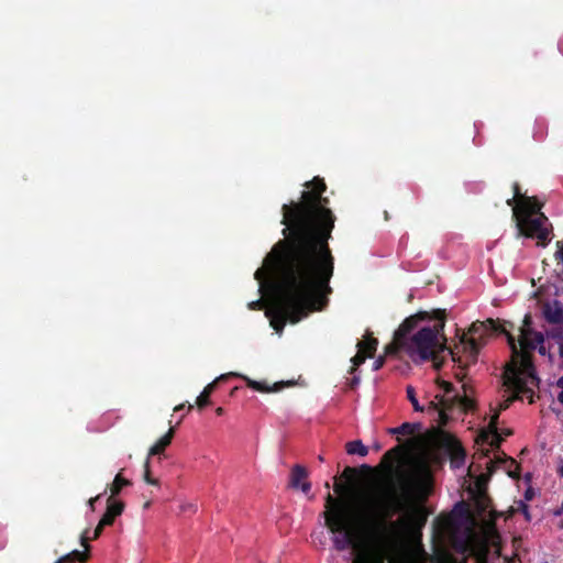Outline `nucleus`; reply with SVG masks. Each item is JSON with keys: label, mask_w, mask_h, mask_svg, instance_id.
<instances>
[{"label": "nucleus", "mask_w": 563, "mask_h": 563, "mask_svg": "<svg viewBox=\"0 0 563 563\" xmlns=\"http://www.w3.org/2000/svg\"><path fill=\"white\" fill-rule=\"evenodd\" d=\"M543 203L537 198H523L520 208H514L518 235L537 239L538 244L545 246L550 241L548 218L541 212Z\"/></svg>", "instance_id": "nucleus-6"}, {"label": "nucleus", "mask_w": 563, "mask_h": 563, "mask_svg": "<svg viewBox=\"0 0 563 563\" xmlns=\"http://www.w3.org/2000/svg\"><path fill=\"white\" fill-rule=\"evenodd\" d=\"M542 313L549 323H563V305L556 299L544 302Z\"/></svg>", "instance_id": "nucleus-11"}, {"label": "nucleus", "mask_w": 563, "mask_h": 563, "mask_svg": "<svg viewBox=\"0 0 563 563\" xmlns=\"http://www.w3.org/2000/svg\"><path fill=\"white\" fill-rule=\"evenodd\" d=\"M80 544L85 548L84 551H87L90 554V545L88 543V537L84 533L80 538Z\"/></svg>", "instance_id": "nucleus-41"}, {"label": "nucleus", "mask_w": 563, "mask_h": 563, "mask_svg": "<svg viewBox=\"0 0 563 563\" xmlns=\"http://www.w3.org/2000/svg\"><path fill=\"white\" fill-rule=\"evenodd\" d=\"M241 377L245 380L247 387H250L256 391H260V393L278 391V390H280V388L283 386L290 385V383L280 382V383H275L273 386H268L265 382L253 380L246 376H241Z\"/></svg>", "instance_id": "nucleus-15"}, {"label": "nucleus", "mask_w": 563, "mask_h": 563, "mask_svg": "<svg viewBox=\"0 0 563 563\" xmlns=\"http://www.w3.org/2000/svg\"><path fill=\"white\" fill-rule=\"evenodd\" d=\"M424 483L409 475H402L398 486L390 485L383 495V518L372 521L366 530L356 528L357 516L350 501L335 498L330 493L324 500V523L333 534L336 551L352 548L357 552L353 563H405L396 554L399 540L395 530L419 520L426 522V514L418 499H424Z\"/></svg>", "instance_id": "nucleus-2"}, {"label": "nucleus", "mask_w": 563, "mask_h": 563, "mask_svg": "<svg viewBox=\"0 0 563 563\" xmlns=\"http://www.w3.org/2000/svg\"><path fill=\"white\" fill-rule=\"evenodd\" d=\"M499 415L500 412L499 411H496L492 418H490V421L488 423V427L486 429H483L477 438H476V443H486L488 442V439L490 438L492 433H494L495 431H498V418H499Z\"/></svg>", "instance_id": "nucleus-17"}, {"label": "nucleus", "mask_w": 563, "mask_h": 563, "mask_svg": "<svg viewBox=\"0 0 563 563\" xmlns=\"http://www.w3.org/2000/svg\"><path fill=\"white\" fill-rule=\"evenodd\" d=\"M432 318L437 320L433 327H423L400 343L402 344L404 352L413 362L431 360L437 364L439 353L446 350L445 344L439 340V335L445 325V310H432Z\"/></svg>", "instance_id": "nucleus-3"}, {"label": "nucleus", "mask_w": 563, "mask_h": 563, "mask_svg": "<svg viewBox=\"0 0 563 563\" xmlns=\"http://www.w3.org/2000/svg\"><path fill=\"white\" fill-rule=\"evenodd\" d=\"M187 510H192L195 511V506L189 504V505H186V506H183V511H187Z\"/></svg>", "instance_id": "nucleus-50"}, {"label": "nucleus", "mask_w": 563, "mask_h": 563, "mask_svg": "<svg viewBox=\"0 0 563 563\" xmlns=\"http://www.w3.org/2000/svg\"><path fill=\"white\" fill-rule=\"evenodd\" d=\"M430 319H433L432 312L430 313L428 311H419L415 314L407 317L395 331V333H397V341L401 343L406 339L410 338V333L417 328L420 321Z\"/></svg>", "instance_id": "nucleus-8"}, {"label": "nucleus", "mask_w": 563, "mask_h": 563, "mask_svg": "<svg viewBox=\"0 0 563 563\" xmlns=\"http://www.w3.org/2000/svg\"><path fill=\"white\" fill-rule=\"evenodd\" d=\"M536 350H538L540 355L548 356L549 361L552 362L553 355L549 352V350L544 346L543 343H538Z\"/></svg>", "instance_id": "nucleus-35"}, {"label": "nucleus", "mask_w": 563, "mask_h": 563, "mask_svg": "<svg viewBox=\"0 0 563 563\" xmlns=\"http://www.w3.org/2000/svg\"><path fill=\"white\" fill-rule=\"evenodd\" d=\"M309 473L307 468L300 464L291 467L289 474L288 486L292 489H300L303 494H308L311 489V483L308 481Z\"/></svg>", "instance_id": "nucleus-9"}, {"label": "nucleus", "mask_w": 563, "mask_h": 563, "mask_svg": "<svg viewBox=\"0 0 563 563\" xmlns=\"http://www.w3.org/2000/svg\"><path fill=\"white\" fill-rule=\"evenodd\" d=\"M401 452H402L401 446L397 445L385 453L384 460L397 459L401 454Z\"/></svg>", "instance_id": "nucleus-32"}, {"label": "nucleus", "mask_w": 563, "mask_h": 563, "mask_svg": "<svg viewBox=\"0 0 563 563\" xmlns=\"http://www.w3.org/2000/svg\"><path fill=\"white\" fill-rule=\"evenodd\" d=\"M451 409H446L442 406V409L440 410L439 412V423L441 426H445L449 421V416L446 413V411H450Z\"/></svg>", "instance_id": "nucleus-36"}, {"label": "nucleus", "mask_w": 563, "mask_h": 563, "mask_svg": "<svg viewBox=\"0 0 563 563\" xmlns=\"http://www.w3.org/2000/svg\"><path fill=\"white\" fill-rule=\"evenodd\" d=\"M420 429V423L404 422L401 426L388 429L390 434L411 435Z\"/></svg>", "instance_id": "nucleus-21"}, {"label": "nucleus", "mask_w": 563, "mask_h": 563, "mask_svg": "<svg viewBox=\"0 0 563 563\" xmlns=\"http://www.w3.org/2000/svg\"><path fill=\"white\" fill-rule=\"evenodd\" d=\"M101 495H97L96 497H92L88 500V506L93 511L95 510V503L100 499Z\"/></svg>", "instance_id": "nucleus-44"}, {"label": "nucleus", "mask_w": 563, "mask_h": 563, "mask_svg": "<svg viewBox=\"0 0 563 563\" xmlns=\"http://www.w3.org/2000/svg\"><path fill=\"white\" fill-rule=\"evenodd\" d=\"M143 478L150 485H158V479L153 478L151 476L150 460H148V457L146 459V461L144 463V476H143Z\"/></svg>", "instance_id": "nucleus-29"}, {"label": "nucleus", "mask_w": 563, "mask_h": 563, "mask_svg": "<svg viewBox=\"0 0 563 563\" xmlns=\"http://www.w3.org/2000/svg\"><path fill=\"white\" fill-rule=\"evenodd\" d=\"M497 462H498V463H504V464H507V465H508V466H507V473H508V475H509L510 477H512V478H517V477L519 476V474H518L517 472H515V471H512V470H511V467H512V466H514L516 470L518 468V464H517V462H516L514 459L505 456V457H503V459H498V460H497Z\"/></svg>", "instance_id": "nucleus-26"}, {"label": "nucleus", "mask_w": 563, "mask_h": 563, "mask_svg": "<svg viewBox=\"0 0 563 563\" xmlns=\"http://www.w3.org/2000/svg\"><path fill=\"white\" fill-rule=\"evenodd\" d=\"M223 412H224V409H223L222 407H218V408L216 409V413H217L218 416H222V415H223Z\"/></svg>", "instance_id": "nucleus-52"}, {"label": "nucleus", "mask_w": 563, "mask_h": 563, "mask_svg": "<svg viewBox=\"0 0 563 563\" xmlns=\"http://www.w3.org/2000/svg\"><path fill=\"white\" fill-rule=\"evenodd\" d=\"M406 393H407V398L411 402L415 411L422 412L424 410V408L422 406H420V404L416 397L415 388L412 386H407Z\"/></svg>", "instance_id": "nucleus-24"}, {"label": "nucleus", "mask_w": 563, "mask_h": 563, "mask_svg": "<svg viewBox=\"0 0 563 563\" xmlns=\"http://www.w3.org/2000/svg\"><path fill=\"white\" fill-rule=\"evenodd\" d=\"M532 497H533V492H532V489H530V488H529V489H527V490H526V493H525V498H526L527 500H531V499H532Z\"/></svg>", "instance_id": "nucleus-48"}, {"label": "nucleus", "mask_w": 563, "mask_h": 563, "mask_svg": "<svg viewBox=\"0 0 563 563\" xmlns=\"http://www.w3.org/2000/svg\"><path fill=\"white\" fill-rule=\"evenodd\" d=\"M333 489L336 494L341 495L345 492L346 485L341 483L336 477L334 478Z\"/></svg>", "instance_id": "nucleus-37"}, {"label": "nucleus", "mask_w": 563, "mask_h": 563, "mask_svg": "<svg viewBox=\"0 0 563 563\" xmlns=\"http://www.w3.org/2000/svg\"><path fill=\"white\" fill-rule=\"evenodd\" d=\"M521 510L527 520H530L529 508L526 504H521Z\"/></svg>", "instance_id": "nucleus-45"}, {"label": "nucleus", "mask_w": 563, "mask_h": 563, "mask_svg": "<svg viewBox=\"0 0 563 563\" xmlns=\"http://www.w3.org/2000/svg\"><path fill=\"white\" fill-rule=\"evenodd\" d=\"M558 400L563 405V389L559 393Z\"/></svg>", "instance_id": "nucleus-54"}, {"label": "nucleus", "mask_w": 563, "mask_h": 563, "mask_svg": "<svg viewBox=\"0 0 563 563\" xmlns=\"http://www.w3.org/2000/svg\"><path fill=\"white\" fill-rule=\"evenodd\" d=\"M465 390V385L462 386ZM442 406L446 409H453L454 407H460L463 411H468L474 408V400L470 398L466 393L464 395L454 394L451 397H441L440 399Z\"/></svg>", "instance_id": "nucleus-10"}, {"label": "nucleus", "mask_w": 563, "mask_h": 563, "mask_svg": "<svg viewBox=\"0 0 563 563\" xmlns=\"http://www.w3.org/2000/svg\"><path fill=\"white\" fill-rule=\"evenodd\" d=\"M553 515L559 517V516H562L563 515V500H562V504L561 506L558 508V509H554L553 510Z\"/></svg>", "instance_id": "nucleus-47"}, {"label": "nucleus", "mask_w": 563, "mask_h": 563, "mask_svg": "<svg viewBox=\"0 0 563 563\" xmlns=\"http://www.w3.org/2000/svg\"><path fill=\"white\" fill-rule=\"evenodd\" d=\"M55 563H57V561Z\"/></svg>", "instance_id": "nucleus-61"}, {"label": "nucleus", "mask_w": 563, "mask_h": 563, "mask_svg": "<svg viewBox=\"0 0 563 563\" xmlns=\"http://www.w3.org/2000/svg\"><path fill=\"white\" fill-rule=\"evenodd\" d=\"M367 358V355L358 349L357 353L351 358L352 366L350 372L354 373L358 366H361Z\"/></svg>", "instance_id": "nucleus-27"}, {"label": "nucleus", "mask_w": 563, "mask_h": 563, "mask_svg": "<svg viewBox=\"0 0 563 563\" xmlns=\"http://www.w3.org/2000/svg\"><path fill=\"white\" fill-rule=\"evenodd\" d=\"M360 384V377L354 376L350 382V387L355 388Z\"/></svg>", "instance_id": "nucleus-46"}, {"label": "nucleus", "mask_w": 563, "mask_h": 563, "mask_svg": "<svg viewBox=\"0 0 563 563\" xmlns=\"http://www.w3.org/2000/svg\"><path fill=\"white\" fill-rule=\"evenodd\" d=\"M175 434V429L173 427L154 444L150 448L148 459L153 455L162 454L165 449L172 443V440Z\"/></svg>", "instance_id": "nucleus-16"}, {"label": "nucleus", "mask_w": 563, "mask_h": 563, "mask_svg": "<svg viewBox=\"0 0 563 563\" xmlns=\"http://www.w3.org/2000/svg\"><path fill=\"white\" fill-rule=\"evenodd\" d=\"M501 442H503V438L500 437L498 431H495L494 433H492L490 438L488 439V442H486V443L479 442V443H476V444L481 445V446L488 445L493 450H497V449H499Z\"/></svg>", "instance_id": "nucleus-25"}, {"label": "nucleus", "mask_w": 563, "mask_h": 563, "mask_svg": "<svg viewBox=\"0 0 563 563\" xmlns=\"http://www.w3.org/2000/svg\"><path fill=\"white\" fill-rule=\"evenodd\" d=\"M150 506H151V501H146V503L144 504L143 508H144V509H147V508H150Z\"/></svg>", "instance_id": "nucleus-55"}, {"label": "nucleus", "mask_w": 563, "mask_h": 563, "mask_svg": "<svg viewBox=\"0 0 563 563\" xmlns=\"http://www.w3.org/2000/svg\"><path fill=\"white\" fill-rule=\"evenodd\" d=\"M318 460H319L320 462H324V457H323L322 455H319V456H318Z\"/></svg>", "instance_id": "nucleus-57"}, {"label": "nucleus", "mask_w": 563, "mask_h": 563, "mask_svg": "<svg viewBox=\"0 0 563 563\" xmlns=\"http://www.w3.org/2000/svg\"><path fill=\"white\" fill-rule=\"evenodd\" d=\"M385 364V356H378L373 363V371L380 369Z\"/></svg>", "instance_id": "nucleus-38"}, {"label": "nucleus", "mask_w": 563, "mask_h": 563, "mask_svg": "<svg viewBox=\"0 0 563 563\" xmlns=\"http://www.w3.org/2000/svg\"><path fill=\"white\" fill-rule=\"evenodd\" d=\"M549 338L554 339L558 343H563V331L562 330H551L547 333Z\"/></svg>", "instance_id": "nucleus-33"}, {"label": "nucleus", "mask_w": 563, "mask_h": 563, "mask_svg": "<svg viewBox=\"0 0 563 563\" xmlns=\"http://www.w3.org/2000/svg\"><path fill=\"white\" fill-rule=\"evenodd\" d=\"M89 559L90 554L87 551L74 550L70 553L60 556L57 560V563H87Z\"/></svg>", "instance_id": "nucleus-18"}, {"label": "nucleus", "mask_w": 563, "mask_h": 563, "mask_svg": "<svg viewBox=\"0 0 563 563\" xmlns=\"http://www.w3.org/2000/svg\"><path fill=\"white\" fill-rule=\"evenodd\" d=\"M106 526H101V520L99 521V523L97 525L95 531H93V536H92V539H97L99 538V536L102 533V530Z\"/></svg>", "instance_id": "nucleus-42"}, {"label": "nucleus", "mask_w": 563, "mask_h": 563, "mask_svg": "<svg viewBox=\"0 0 563 563\" xmlns=\"http://www.w3.org/2000/svg\"><path fill=\"white\" fill-rule=\"evenodd\" d=\"M303 186L307 190L300 200L283 205L284 239L275 243L254 274L260 290L268 284L273 290L265 314L278 333L287 322L298 323L321 310L332 292L335 260L329 240L336 217L329 208V198L323 197V178L317 176Z\"/></svg>", "instance_id": "nucleus-1"}, {"label": "nucleus", "mask_w": 563, "mask_h": 563, "mask_svg": "<svg viewBox=\"0 0 563 563\" xmlns=\"http://www.w3.org/2000/svg\"><path fill=\"white\" fill-rule=\"evenodd\" d=\"M488 453H489V451L487 449L486 450L482 449L479 457H485L488 455Z\"/></svg>", "instance_id": "nucleus-53"}, {"label": "nucleus", "mask_w": 563, "mask_h": 563, "mask_svg": "<svg viewBox=\"0 0 563 563\" xmlns=\"http://www.w3.org/2000/svg\"><path fill=\"white\" fill-rule=\"evenodd\" d=\"M439 386L443 389V391L445 393V395H450L454 391V386L452 383L450 382H446V380H440L439 382ZM446 397H450V396H446Z\"/></svg>", "instance_id": "nucleus-34"}, {"label": "nucleus", "mask_w": 563, "mask_h": 563, "mask_svg": "<svg viewBox=\"0 0 563 563\" xmlns=\"http://www.w3.org/2000/svg\"><path fill=\"white\" fill-rule=\"evenodd\" d=\"M263 305H264L263 300L262 299H257V300L251 301L249 303V309H251V310H260V309H262Z\"/></svg>", "instance_id": "nucleus-39"}, {"label": "nucleus", "mask_w": 563, "mask_h": 563, "mask_svg": "<svg viewBox=\"0 0 563 563\" xmlns=\"http://www.w3.org/2000/svg\"><path fill=\"white\" fill-rule=\"evenodd\" d=\"M532 318L528 313L523 318V324L519 329L518 341L515 336L503 325L501 333L507 338V343L511 350L510 362H516L523 366L528 377L533 385H540V378L537 375L536 366L533 364L532 352L538 346V343H544V335L542 332L536 331L531 328Z\"/></svg>", "instance_id": "nucleus-4"}, {"label": "nucleus", "mask_w": 563, "mask_h": 563, "mask_svg": "<svg viewBox=\"0 0 563 563\" xmlns=\"http://www.w3.org/2000/svg\"><path fill=\"white\" fill-rule=\"evenodd\" d=\"M504 434H505V435H510V434H512V432H511V430H505V431H504Z\"/></svg>", "instance_id": "nucleus-56"}, {"label": "nucleus", "mask_w": 563, "mask_h": 563, "mask_svg": "<svg viewBox=\"0 0 563 563\" xmlns=\"http://www.w3.org/2000/svg\"><path fill=\"white\" fill-rule=\"evenodd\" d=\"M560 473L563 476V467L560 468Z\"/></svg>", "instance_id": "nucleus-60"}, {"label": "nucleus", "mask_w": 563, "mask_h": 563, "mask_svg": "<svg viewBox=\"0 0 563 563\" xmlns=\"http://www.w3.org/2000/svg\"><path fill=\"white\" fill-rule=\"evenodd\" d=\"M449 454L452 467L459 468L464 465L466 452L457 440L452 439L449 442Z\"/></svg>", "instance_id": "nucleus-14"}, {"label": "nucleus", "mask_w": 563, "mask_h": 563, "mask_svg": "<svg viewBox=\"0 0 563 563\" xmlns=\"http://www.w3.org/2000/svg\"><path fill=\"white\" fill-rule=\"evenodd\" d=\"M384 216H385V219H386V220H388V219H389V216H388V212H387V211H385Z\"/></svg>", "instance_id": "nucleus-58"}, {"label": "nucleus", "mask_w": 563, "mask_h": 563, "mask_svg": "<svg viewBox=\"0 0 563 563\" xmlns=\"http://www.w3.org/2000/svg\"><path fill=\"white\" fill-rule=\"evenodd\" d=\"M441 397H445L444 395H437L434 400L429 402L428 409L432 411H438L442 409V404L440 401Z\"/></svg>", "instance_id": "nucleus-31"}, {"label": "nucleus", "mask_w": 563, "mask_h": 563, "mask_svg": "<svg viewBox=\"0 0 563 563\" xmlns=\"http://www.w3.org/2000/svg\"><path fill=\"white\" fill-rule=\"evenodd\" d=\"M378 345L377 339L368 334L365 340L357 342V349H361L367 357H373Z\"/></svg>", "instance_id": "nucleus-19"}, {"label": "nucleus", "mask_w": 563, "mask_h": 563, "mask_svg": "<svg viewBox=\"0 0 563 563\" xmlns=\"http://www.w3.org/2000/svg\"><path fill=\"white\" fill-rule=\"evenodd\" d=\"M229 376H238V375L234 373L220 375L218 378H216L212 383L208 384L203 388L201 394L196 399V405L199 410H202L205 407H207L210 404V396L214 391L217 384L221 380L227 379Z\"/></svg>", "instance_id": "nucleus-13"}, {"label": "nucleus", "mask_w": 563, "mask_h": 563, "mask_svg": "<svg viewBox=\"0 0 563 563\" xmlns=\"http://www.w3.org/2000/svg\"><path fill=\"white\" fill-rule=\"evenodd\" d=\"M355 476H356V470L351 466H346L343 470L342 475H341V477L344 478L346 482H353Z\"/></svg>", "instance_id": "nucleus-30"}, {"label": "nucleus", "mask_w": 563, "mask_h": 563, "mask_svg": "<svg viewBox=\"0 0 563 563\" xmlns=\"http://www.w3.org/2000/svg\"><path fill=\"white\" fill-rule=\"evenodd\" d=\"M512 191H514V196L511 198L507 199V201H506V203L508 206L512 207V209L520 208L521 203L523 201V198H530L529 196L521 194L520 186L518 183H514Z\"/></svg>", "instance_id": "nucleus-23"}, {"label": "nucleus", "mask_w": 563, "mask_h": 563, "mask_svg": "<svg viewBox=\"0 0 563 563\" xmlns=\"http://www.w3.org/2000/svg\"><path fill=\"white\" fill-rule=\"evenodd\" d=\"M487 481H488V475L482 474L481 476H478V478L476 479V485H477L478 489H483L484 486L486 485Z\"/></svg>", "instance_id": "nucleus-40"}, {"label": "nucleus", "mask_w": 563, "mask_h": 563, "mask_svg": "<svg viewBox=\"0 0 563 563\" xmlns=\"http://www.w3.org/2000/svg\"><path fill=\"white\" fill-rule=\"evenodd\" d=\"M132 485L131 481L122 477L121 473H118L110 485V497L114 498L117 495H119L123 487Z\"/></svg>", "instance_id": "nucleus-20"}, {"label": "nucleus", "mask_w": 563, "mask_h": 563, "mask_svg": "<svg viewBox=\"0 0 563 563\" xmlns=\"http://www.w3.org/2000/svg\"><path fill=\"white\" fill-rule=\"evenodd\" d=\"M496 470V466H495V462L493 460H489L487 462V471H488V475H492Z\"/></svg>", "instance_id": "nucleus-43"}, {"label": "nucleus", "mask_w": 563, "mask_h": 563, "mask_svg": "<svg viewBox=\"0 0 563 563\" xmlns=\"http://www.w3.org/2000/svg\"><path fill=\"white\" fill-rule=\"evenodd\" d=\"M124 510V503L115 498L109 497L107 499V509L101 518V526L113 525L117 517L121 516Z\"/></svg>", "instance_id": "nucleus-12"}, {"label": "nucleus", "mask_w": 563, "mask_h": 563, "mask_svg": "<svg viewBox=\"0 0 563 563\" xmlns=\"http://www.w3.org/2000/svg\"><path fill=\"white\" fill-rule=\"evenodd\" d=\"M186 408V404H179L177 405L175 408H174V411L175 412H178V411H184V409Z\"/></svg>", "instance_id": "nucleus-49"}, {"label": "nucleus", "mask_w": 563, "mask_h": 563, "mask_svg": "<svg viewBox=\"0 0 563 563\" xmlns=\"http://www.w3.org/2000/svg\"><path fill=\"white\" fill-rule=\"evenodd\" d=\"M556 386L563 389V376L558 379Z\"/></svg>", "instance_id": "nucleus-51"}, {"label": "nucleus", "mask_w": 563, "mask_h": 563, "mask_svg": "<svg viewBox=\"0 0 563 563\" xmlns=\"http://www.w3.org/2000/svg\"><path fill=\"white\" fill-rule=\"evenodd\" d=\"M399 351H404V349L402 344L397 341V333H395L393 342L385 347V355H395Z\"/></svg>", "instance_id": "nucleus-28"}, {"label": "nucleus", "mask_w": 563, "mask_h": 563, "mask_svg": "<svg viewBox=\"0 0 563 563\" xmlns=\"http://www.w3.org/2000/svg\"><path fill=\"white\" fill-rule=\"evenodd\" d=\"M192 408H194V406H192V405H188V406H187V410H188V411H190Z\"/></svg>", "instance_id": "nucleus-59"}, {"label": "nucleus", "mask_w": 563, "mask_h": 563, "mask_svg": "<svg viewBox=\"0 0 563 563\" xmlns=\"http://www.w3.org/2000/svg\"><path fill=\"white\" fill-rule=\"evenodd\" d=\"M501 378L503 385L508 391H511L512 395L498 405L497 411L501 412L507 410L515 400H521L523 396L528 398L529 404L534 402L533 387H536V385L531 383L522 365L516 362H509L504 368ZM538 387L539 385L537 388Z\"/></svg>", "instance_id": "nucleus-7"}, {"label": "nucleus", "mask_w": 563, "mask_h": 563, "mask_svg": "<svg viewBox=\"0 0 563 563\" xmlns=\"http://www.w3.org/2000/svg\"><path fill=\"white\" fill-rule=\"evenodd\" d=\"M503 325L494 319H487L484 322L476 321L472 323L467 333L460 338V345L449 350L452 361L457 363L461 368H466L475 364L481 349L486 343V338L492 332L501 333Z\"/></svg>", "instance_id": "nucleus-5"}, {"label": "nucleus", "mask_w": 563, "mask_h": 563, "mask_svg": "<svg viewBox=\"0 0 563 563\" xmlns=\"http://www.w3.org/2000/svg\"><path fill=\"white\" fill-rule=\"evenodd\" d=\"M346 453L350 455L357 454L360 456H366L368 454V449L365 446L361 440L350 441L345 444Z\"/></svg>", "instance_id": "nucleus-22"}]
</instances>
